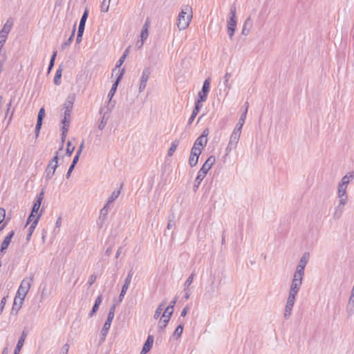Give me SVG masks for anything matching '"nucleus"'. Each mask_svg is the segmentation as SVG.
<instances>
[{
	"label": "nucleus",
	"instance_id": "nucleus-10",
	"mask_svg": "<svg viewBox=\"0 0 354 354\" xmlns=\"http://www.w3.org/2000/svg\"><path fill=\"white\" fill-rule=\"evenodd\" d=\"M33 279H34V276L32 274H30V276L24 278L21 281L18 290H20V292H25L27 294L32 286Z\"/></svg>",
	"mask_w": 354,
	"mask_h": 354
},
{
	"label": "nucleus",
	"instance_id": "nucleus-49",
	"mask_svg": "<svg viewBox=\"0 0 354 354\" xmlns=\"http://www.w3.org/2000/svg\"><path fill=\"white\" fill-rule=\"evenodd\" d=\"M88 11L87 9H86L84 10L82 17H81V19H80V24L85 25L86 19L88 18Z\"/></svg>",
	"mask_w": 354,
	"mask_h": 354
},
{
	"label": "nucleus",
	"instance_id": "nucleus-60",
	"mask_svg": "<svg viewBox=\"0 0 354 354\" xmlns=\"http://www.w3.org/2000/svg\"><path fill=\"white\" fill-rule=\"evenodd\" d=\"M6 302V297H4L2 298L1 303H0V314L3 312Z\"/></svg>",
	"mask_w": 354,
	"mask_h": 354
},
{
	"label": "nucleus",
	"instance_id": "nucleus-55",
	"mask_svg": "<svg viewBox=\"0 0 354 354\" xmlns=\"http://www.w3.org/2000/svg\"><path fill=\"white\" fill-rule=\"evenodd\" d=\"M69 350V344H65L61 348L59 354H68Z\"/></svg>",
	"mask_w": 354,
	"mask_h": 354
},
{
	"label": "nucleus",
	"instance_id": "nucleus-41",
	"mask_svg": "<svg viewBox=\"0 0 354 354\" xmlns=\"http://www.w3.org/2000/svg\"><path fill=\"white\" fill-rule=\"evenodd\" d=\"M62 68H58L56 71V74L55 75V77H54V83L56 84V85H59L60 84V78L62 77Z\"/></svg>",
	"mask_w": 354,
	"mask_h": 354
},
{
	"label": "nucleus",
	"instance_id": "nucleus-31",
	"mask_svg": "<svg viewBox=\"0 0 354 354\" xmlns=\"http://www.w3.org/2000/svg\"><path fill=\"white\" fill-rule=\"evenodd\" d=\"M75 30H76V24H75V25L73 26V31H72V34H71V37L65 42H64L62 44L61 47L62 49H64L65 48H66L67 46L71 45V44L73 39L74 35H75Z\"/></svg>",
	"mask_w": 354,
	"mask_h": 354
},
{
	"label": "nucleus",
	"instance_id": "nucleus-43",
	"mask_svg": "<svg viewBox=\"0 0 354 354\" xmlns=\"http://www.w3.org/2000/svg\"><path fill=\"white\" fill-rule=\"evenodd\" d=\"M26 295V293L20 292V290H18L17 292V295L15 299H17V301H19L21 303L24 302Z\"/></svg>",
	"mask_w": 354,
	"mask_h": 354
},
{
	"label": "nucleus",
	"instance_id": "nucleus-7",
	"mask_svg": "<svg viewBox=\"0 0 354 354\" xmlns=\"http://www.w3.org/2000/svg\"><path fill=\"white\" fill-rule=\"evenodd\" d=\"M124 72V68H123L121 71V72L120 73V75H118V77L116 79V81L112 85V87H111V90L109 92L108 97L109 99V102L108 107H109V109L110 111L113 108V106L115 105L114 103L112 104L111 99H112V97H113V95H114V94L115 93V91H116L118 85V83L120 81V80L122 79Z\"/></svg>",
	"mask_w": 354,
	"mask_h": 354
},
{
	"label": "nucleus",
	"instance_id": "nucleus-59",
	"mask_svg": "<svg viewBox=\"0 0 354 354\" xmlns=\"http://www.w3.org/2000/svg\"><path fill=\"white\" fill-rule=\"evenodd\" d=\"M115 310V305L113 304L109 309L108 315H110V316H111V317L114 318Z\"/></svg>",
	"mask_w": 354,
	"mask_h": 354
},
{
	"label": "nucleus",
	"instance_id": "nucleus-4",
	"mask_svg": "<svg viewBox=\"0 0 354 354\" xmlns=\"http://www.w3.org/2000/svg\"><path fill=\"white\" fill-rule=\"evenodd\" d=\"M73 100L74 99L73 97H68L67 100L64 104V116L62 120V123L63 125L68 124V127H69L71 122V113L73 106Z\"/></svg>",
	"mask_w": 354,
	"mask_h": 354
},
{
	"label": "nucleus",
	"instance_id": "nucleus-34",
	"mask_svg": "<svg viewBox=\"0 0 354 354\" xmlns=\"http://www.w3.org/2000/svg\"><path fill=\"white\" fill-rule=\"evenodd\" d=\"M183 323H180L177 327L175 329L174 332V337L176 338V339H178V337H180V335H182V333H183Z\"/></svg>",
	"mask_w": 354,
	"mask_h": 354
},
{
	"label": "nucleus",
	"instance_id": "nucleus-52",
	"mask_svg": "<svg viewBox=\"0 0 354 354\" xmlns=\"http://www.w3.org/2000/svg\"><path fill=\"white\" fill-rule=\"evenodd\" d=\"M97 279V276L95 274H91L89 276L87 284L90 287L91 286L95 281Z\"/></svg>",
	"mask_w": 354,
	"mask_h": 354
},
{
	"label": "nucleus",
	"instance_id": "nucleus-47",
	"mask_svg": "<svg viewBox=\"0 0 354 354\" xmlns=\"http://www.w3.org/2000/svg\"><path fill=\"white\" fill-rule=\"evenodd\" d=\"M68 127H68V124L62 126V142H64L65 141V139H66V135H67V132H68Z\"/></svg>",
	"mask_w": 354,
	"mask_h": 354
},
{
	"label": "nucleus",
	"instance_id": "nucleus-12",
	"mask_svg": "<svg viewBox=\"0 0 354 354\" xmlns=\"http://www.w3.org/2000/svg\"><path fill=\"white\" fill-rule=\"evenodd\" d=\"M109 213V205H105L101 209L99 217L97 220V225L100 228H102L104 224L106 216Z\"/></svg>",
	"mask_w": 354,
	"mask_h": 354
},
{
	"label": "nucleus",
	"instance_id": "nucleus-2",
	"mask_svg": "<svg viewBox=\"0 0 354 354\" xmlns=\"http://www.w3.org/2000/svg\"><path fill=\"white\" fill-rule=\"evenodd\" d=\"M216 158L214 156H209L205 163L203 165L201 169L198 171L197 176L195 179L194 190L196 191L200 185L202 180L204 179L208 171L211 169L212 166L214 164Z\"/></svg>",
	"mask_w": 354,
	"mask_h": 354
},
{
	"label": "nucleus",
	"instance_id": "nucleus-62",
	"mask_svg": "<svg viewBox=\"0 0 354 354\" xmlns=\"http://www.w3.org/2000/svg\"><path fill=\"white\" fill-rule=\"evenodd\" d=\"M80 156V155L76 153L75 157L73 158V162L71 165H72L73 167H75V165L77 164V162L79 160Z\"/></svg>",
	"mask_w": 354,
	"mask_h": 354
},
{
	"label": "nucleus",
	"instance_id": "nucleus-29",
	"mask_svg": "<svg viewBox=\"0 0 354 354\" xmlns=\"http://www.w3.org/2000/svg\"><path fill=\"white\" fill-rule=\"evenodd\" d=\"M149 36L148 32V21H147L142 27L140 33V40L145 41Z\"/></svg>",
	"mask_w": 354,
	"mask_h": 354
},
{
	"label": "nucleus",
	"instance_id": "nucleus-42",
	"mask_svg": "<svg viewBox=\"0 0 354 354\" xmlns=\"http://www.w3.org/2000/svg\"><path fill=\"white\" fill-rule=\"evenodd\" d=\"M194 276H195V274H194V273H192V274L189 276V277L187 279V280L185 281V283H184V286H185V290H186L189 287V286L192 283Z\"/></svg>",
	"mask_w": 354,
	"mask_h": 354
},
{
	"label": "nucleus",
	"instance_id": "nucleus-6",
	"mask_svg": "<svg viewBox=\"0 0 354 354\" xmlns=\"http://www.w3.org/2000/svg\"><path fill=\"white\" fill-rule=\"evenodd\" d=\"M303 279H304L303 275H300V274L294 273L293 278L292 279L290 290H289V293L295 295H297V294L301 287V285L303 283Z\"/></svg>",
	"mask_w": 354,
	"mask_h": 354
},
{
	"label": "nucleus",
	"instance_id": "nucleus-30",
	"mask_svg": "<svg viewBox=\"0 0 354 354\" xmlns=\"http://www.w3.org/2000/svg\"><path fill=\"white\" fill-rule=\"evenodd\" d=\"M133 274V272L132 270L129 272V273L124 280V283L122 287V289L127 290H128L129 285L131 283V281Z\"/></svg>",
	"mask_w": 354,
	"mask_h": 354
},
{
	"label": "nucleus",
	"instance_id": "nucleus-24",
	"mask_svg": "<svg viewBox=\"0 0 354 354\" xmlns=\"http://www.w3.org/2000/svg\"><path fill=\"white\" fill-rule=\"evenodd\" d=\"M41 206V203H39V201H35L34 205H33V207H32V212H31V214H30L28 218V221H27V223L26 224H28L29 221H32V219H35V217L37 216V215H35V213H37L39 207Z\"/></svg>",
	"mask_w": 354,
	"mask_h": 354
},
{
	"label": "nucleus",
	"instance_id": "nucleus-48",
	"mask_svg": "<svg viewBox=\"0 0 354 354\" xmlns=\"http://www.w3.org/2000/svg\"><path fill=\"white\" fill-rule=\"evenodd\" d=\"M346 189H347V187L339 184L338 189H337V195L347 194Z\"/></svg>",
	"mask_w": 354,
	"mask_h": 354
},
{
	"label": "nucleus",
	"instance_id": "nucleus-54",
	"mask_svg": "<svg viewBox=\"0 0 354 354\" xmlns=\"http://www.w3.org/2000/svg\"><path fill=\"white\" fill-rule=\"evenodd\" d=\"M198 160L194 158V156H190L189 158V164L190 167H193L196 166L198 162Z\"/></svg>",
	"mask_w": 354,
	"mask_h": 354
},
{
	"label": "nucleus",
	"instance_id": "nucleus-39",
	"mask_svg": "<svg viewBox=\"0 0 354 354\" xmlns=\"http://www.w3.org/2000/svg\"><path fill=\"white\" fill-rule=\"evenodd\" d=\"M108 119H109V116L106 117V114L104 113L102 116V118L100 124H98L99 129L102 130L104 129V127H106V125L107 124Z\"/></svg>",
	"mask_w": 354,
	"mask_h": 354
},
{
	"label": "nucleus",
	"instance_id": "nucleus-44",
	"mask_svg": "<svg viewBox=\"0 0 354 354\" xmlns=\"http://www.w3.org/2000/svg\"><path fill=\"white\" fill-rule=\"evenodd\" d=\"M338 199H339V204L346 205L348 202V195L344 194V195H337Z\"/></svg>",
	"mask_w": 354,
	"mask_h": 354
},
{
	"label": "nucleus",
	"instance_id": "nucleus-38",
	"mask_svg": "<svg viewBox=\"0 0 354 354\" xmlns=\"http://www.w3.org/2000/svg\"><path fill=\"white\" fill-rule=\"evenodd\" d=\"M201 149H197L196 147H192L191 149L190 156H194V158L198 160L199 156L201 155Z\"/></svg>",
	"mask_w": 354,
	"mask_h": 354
},
{
	"label": "nucleus",
	"instance_id": "nucleus-37",
	"mask_svg": "<svg viewBox=\"0 0 354 354\" xmlns=\"http://www.w3.org/2000/svg\"><path fill=\"white\" fill-rule=\"evenodd\" d=\"M40 216H41V214H37V216L35 217V219L32 220L31 225L29 227V232H31V234H32L34 230L35 229V227L38 223V221L39 220Z\"/></svg>",
	"mask_w": 354,
	"mask_h": 354
},
{
	"label": "nucleus",
	"instance_id": "nucleus-23",
	"mask_svg": "<svg viewBox=\"0 0 354 354\" xmlns=\"http://www.w3.org/2000/svg\"><path fill=\"white\" fill-rule=\"evenodd\" d=\"M344 206L341 204H337V205L335 207L334 213L333 214V218L335 220H338L342 216L344 210Z\"/></svg>",
	"mask_w": 354,
	"mask_h": 354
},
{
	"label": "nucleus",
	"instance_id": "nucleus-26",
	"mask_svg": "<svg viewBox=\"0 0 354 354\" xmlns=\"http://www.w3.org/2000/svg\"><path fill=\"white\" fill-rule=\"evenodd\" d=\"M247 113H248V106L246 107V109H245L244 112L241 115L238 123L236 124L235 128H238L239 130L242 131L243 126L245 121Z\"/></svg>",
	"mask_w": 354,
	"mask_h": 354
},
{
	"label": "nucleus",
	"instance_id": "nucleus-46",
	"mask_svg": "<svg viewBox=\"0 0 354 354\" xmlns=\"http://www.w3.org/2000/svg\"><path fill=\"white\" fill-rule=\"evenodd\" d=\"M177 301V297H175L173 301H171L169 306L166 308V313H170L174 312V308L175 306V304Z\"/></svg>",
	"mask_w": 354,
	"mask_h": 354
},
{
	"label": "nucleus",
	"instance_id": "nucleus-56",
	"mask_svg": "<svg viewBox=\"0 0 354 354\" xmlns=\"http://www.w3.org/2000/svg\"><path fill=\"white\" fill-rule=\"evenodd\" d=\"M49 163H52L53 165H56V167L58 166V151L55 153V156L53 157V158L49 162Z\"/></svg>",
	"mask_w": 354,
	"mask_h": 354
},
{
	"label": "nucleus",
	"instance_id": "nucleus-28",
	"mask_svg": "<svg viewBox=\"0 0 354 354\" xmlns=\"http://www.w3.org/2000/svg\"><path fill=\"white\" fill-rule=\"evenodd\" d=\"M353 178H354V173L346 174L342 178L341 182L339 184L346 186V187H348V185L349 184L350 181Z\"/></svg>",
	"mask_w": 354,
	"mask_h": 354
},
{
	"label": "nucleus",
	"instance_id": "nucleus-9",
	"mask_svg": "<svg viewBox=\"0 0 354 354\" xmlns=\"http://www.w3.org/2000/svg\"><path fill=\"white\" fill-rule=\"evenodd\" d=\"M297 295L289 293L287 299L286 304L284 310L285 319H288L291 315V313L295 304V299Z\"/></svg>",
	"mask_w": 354,
	"mask_h": 354
},
{
	"label": "nucleus",
	"instance_id": "nucleus-22",
	"mask_svg": "<svg viewBox=\"0 0 354 354\" xmlns=\"http://www.w3.org/2000/svg\"><path fill=\"white\" fill-rule=\"evenodd\" d=\"M26 337V333L25 331H23L22 333H21V335L19 338V339L18 340V342L17 344V346L15 348V352H14V354H19L24 344V341H25V339Z\"/></svg>",
	"mask_w": 354,
	"mask_h": 354
},
{
	"label": "nucleus",
	"instance_id": "nucleus-53",
	"mask_svg": "<svg viewBox=\"0 0 354 354\" xmlns=\"http://www.w3.org/2000/svg\"><path fill=\"white\" fill-rule=\"evenodd\" d=\"M124 59H125L124 56H122L120 58V59L118 61V62L116 64L115 68L113 71V73H115L118 70V68L120 67V66L123 64Z\"/></svg>",
	"mask_w": 354,
	"mask_h": 354
},
{
	"label": "nucleus",
	"instance_id": "nucleus-58",
	"mask_svg": "<svg viewBox=\"0 0 354 354\" xmlns=\"http://www.w3.org/2000/svg\"><path fill=\"white\" fill-rule=\"evenodd\" d=\"M99 306H100L94 304L93 308L88 315L90 317H93V315L97 311Z\"/></svg>",
	"mask_w": 354,
	"mask_h": 354
},
{
	"label": "nucleus",
	"instance_id": "nucleus-1",
	"mask_svg": "<svg viewBox=\"0 0 354 354\" xmlns=\"http://www.w3.org/2000/svg\"><path fill=\"white\" fill-rule=\"evenodd\" d=\"M192 19V8L189 6L182 8L178 15L177 26L180 30H185L189 25Z\"/></svg>",
	"mask_w": 354,
	"mask_h": 354
},
{
	"label": "nucleus",
	"instance_id": "nucleus-3",
	"mask_svg": "<svg viewBox=\"0 0 354 354\" xmlns=\"http://www.w3.org/2000/svg\"><path fill=\"white\" fill-rule=\"evenodd\" d=\"M236 7L234 5L230 8V12L227 20V33L230 40H232L236 26Z\"/></svg>",
	"mask_w": 354,
	"mask_h": 354
},
{
	"label": "nucleus",
	"instance_id": "nucleus-51",
	"mask_svg": "<svg viewBox=\"0 0 354 354\" xmlns=\"http://www.w3.org/2000/svg\"><path fill=\"white\" fill-rule=\"evenodd\" d=\"M203 101H201V99L198 98L196 102H195V106H194V110H195L196 111H199V110L201 109L203 104H202V102Z\"/></svg>",
	"mask_w": 354,
	"mask_h": 354
},
{
	"label": "nucleus",
	"instance_id": "nucleus-5",
	"mask_svg": "<svg viewBox=\"0 0 354 354\" xmlns=\"http://www.w3.org/2000/svg\"><path fill=\"white\" fill-rule=\"evenodd\" d=\"M241 130L234 128L230 138L229 143L225 149L227 153H229L232 149L236 147L239 141Z\"/></svg>",
	"mask_w": 354,
	"mask_h": 354
},
{
	"label": "nucleus",
	"instance_id": "nucleus-33",
	"mask_svg": "<svg viewBox=\"0 0 354 354\" xmlns=\"http://www.w3.org/2000/svg\"><path fill=\"white\" fill-rule=\"evenodd\" d=\"M178 145H179V140H175L171 142V147L168 151L169 156H171L174 154V153L176 150Z\"/></svg>",
	"mask_w": 354,
	"mask_h": 354
},
{
	"label": "nucleus",
	"instance_id": "nucleus-15",
	"mask_svg": "<svg viewBox=\"0 0 354 354\" xmlns=\"http://www.w3.org/2000/svg\"><path fill=\"white\" fill-rule=\"evenodd\" d=\"M308 262V257L304 254L299 260L294 273L304 276V269Z\"/></svg>",
	"mask_w": 354,
	"mask_h": 354
},
{
	"label": "nucleus",
	"instance_id": "nucleus-45",
	"mask_svg": "<svg viewBox=\"0 0 354 354\" xmlns=\"http://www.w3.org/2000/svg\"><path fill=\"white\" fill-rule=\"evenodd\" d=\"M75 146H71V142L70 141H68L67 142V148H66V154L67 156L70 157L73 152L75 150Z\"/></svg>",
	"mask_w": 354,
	"mask_h": 354
},
{
	"label": "nucleus",
	"instance_id": "nucleus-50",
	"mask_svg": "<svg viewBox=\"0 0 354 354\" xmlns=\"http://www.w3.org/2000/svg\"><path fill=\"white\" fill-rule=\"evenodd\" d=\"M56 55H57V52H54L51 57V59L50 60V63H49V66H48V73L50 71V70L52 69V68L54 66V62H55Z\"/></svg>",
	"mask_w": 354,
	"mask_h": 354
},
{
	"label": "nucleus",
	"instance_id": "nucleus-35",
	"mask_svg": "<svg viewBox=\"0 0 354 354\" xmlns=\"http://www.w3.org/2000/svg\"><path fill=\"white\" fill-rule=\"evenodd\" d=\"M111 0H103L101 6H100V10L102 12H107L109 9Z\"/></svg>",
	"mask_w": 354,
	"mask_h": 354
},
{
	"label": "nucleus",
	"instance_id": "nucleus-25",
	"mask_svg": "<svg viewBox=\"0 0 354 354\" xmlns=\"http://www.w3.org/2000/svg\"><path fill=\"white\" fill-rule=\"evenodd\" d=\"M250 21H251V18H250V17H248L244 22L243 30H242V34L243 35L247 36L250 32V30L252 27V23L250 22Z\"/></svg>",
	"mask_w": 354,
	"mask_h": 354
},
{
	"label": "nucleus",
	"instance_id": "nucleus-8",
	"mask_svg": "<svg viewBox=\"0 0 354 354\" xmlns=\"http://www.w3.org/2000/svg\"><path fill=\"white\" fill-rule=\"evenodd\" d=\"M14 25V20L12 18H9L7 19L6 24L3 26V28L0 31V39L4 41H6L8 38V35L10 32L12 26Z\"/></svg>",
	"mask_w": 354,
	"mask_h": 354
},
{
	"label": "nucleus",
	"instance_id": "nucleus-20",
	"mask_svg": "<svg viewBox=\"0 0 354 354\" xmlns=\"http://www.w3.org/2000/svg\"><path fill=\"white\" fill-rule=\"evenodd\" d=\"M45 115V109L44 108H41L39 111V113H38V115H37V124H36V127H35V132L37 133H39L40 129H41V124H42V121H43V118Z\"/></svg>",
	"mask_w": 354,
	"mask_h": 354
},
{
	"label": "nucleus",
	"instance_id": "nucleus-32",
	"mask_svg": "<svg viewBox=\"0 0 354 354\" xmlns=\"http://www.w3.org/2000/svg\"><path fill=\"white\" fill-rule=\"evenodd\" d=\"M232 76L231 73L226 72L223 77V83L225 88L229 91L232 88V84L230 83V79Z\"/></svg>",
	"mask_w": 354,
	"mask_h": 354
},
{
	"label": "nucleus",
	"instance_id": "nucleus-61",
	"mask_svg": "<svg viewBox=\"0 0 354 354\" xmlns=\"http://www.w3.org/2000/svg\"><path fill=\"white\" fill-rule=\"evenodd\" d=\"M84 28H85V25L79 24L77 34H79L80 36L83 35Z\"/></svg>",
	"mask_w": 354,
	"mask_h": 354
},
{
	"label": "nucleus",
	"instance_id": "nucleus-11",
	"mask_svg": "<svg viewBox=\"0 0 354 354\" xmlns=\"http://www.w3.org/2000/svg\"><path fill=\"white\" fill-rule=\"evenodd\" d=\"M210 79L207 78L203 84L202 90L198 93V97L201 99V101H206L207 98V93L209 91Z\"/></svg>",
	"mask_w": 354,
	"mask_h": 354
},
{
	"label": "nucleus",
	"instance_id": "nucleus-17",
	"mask_svg": "<svg viewBox=\"0 0 354 354\" xmlns=\"http://www.w3.org/2000/svg\"><path fill=\"white\" fill-rule=\"evenodd\" d=\"M14 235V231H12L6 238L1 243V249H0V257H1L2 253L8 248V245L10 243L11 239Z\"/></svg>",
	"mask_w": 354,
	"mask_h": 354
},
{
	"label": "nucleus",
	"instance_id": "nucleus-14",
	"mask_svg": "<svg viewBox=\"0 0 354 354\" xmlns=\"http://www.w3.org/2000/svg\"><path fill=\"white\" fill-rule=\"evenodd\" d=\"M172 314L173 312L171 311V313H166V309L165 310V311L162 313V317L160 318V320L159 321L158 323V328L160 330H162L167 326Z\"/></svg>",
	"mask_w": 354,
	"mask_h": 354
},
{
	"label": "nucleus",
	"instance_id": "nucleus-18",
	"mask_svg": "<svg viewBox=\"0 0 354 354\" xmlns=\"http://www.w3.org/2000/svg\"><path fill=\"white\" fill-rule=\"evenodd\" d=\"M153 343V335H149L147 337V339L145 343L144 344V346L140 352V354H146L148 351H149V350L152 347Z\"/></svg>",
	"mask_w": 354,
	"mask_h": 354
},
{
	"label": "nucleus",
	"instance_id": "nucleus-64",
	"mask_svg": "<svg viewBox=\"0 0 354 354\" xmlns=\"http://www.w3.org/2000/svg\"><path fill=\"white\" fill-rule=\"evenodd\" d=\"M84 141L83 140L82 142V143L80 144L76 153L79 154V155H81L82 152V150L84 149Z\"/></svg>",
	"mask_w": 354,
	"mask_h": 354
},
{
	"label": "nucleus",
	"instance_id": "nucleus-36",
	"mask_svg": "<svg viewBox=\"0 0 354 354\" xmlns=\"http://www.w3.org/2000/svg\"><path fill=\"white\" fill-rule=\"evenodd\" d=\"M120 194V190L113 191L112 192V194H111V196H109L108 201L106 204H107V205H109L110 203L113 202L119 196Z\"/></svg>",
	"mask_w": 354,
	"mask_h": 354
},
{
	"label": "nucleus",
	"instance_id": "nucleus-13",
	"mask_svg": "<svg viewBox=\"0 0 354 354\" xmlns=\"http://www.w3.org/2000/svg\"><path fill=\"white\" fill-rule=\"evenodd\" d=\"M149 75H150V71H149V68H145L142 71V76L140 78V84L139 86V92L140 93L142 92L145 90V88H146L147 82L149 80Z\"/></svg>",
	"mask_w": 354,
	"mask_h": 354
},
{
	"label": "nucleus",
	"instance_id": "nucleus-21",
	"mask_svg": "<svg viewBox=\"0 0 354 354\" xmlns=\"http://www.w3.org/2000/svg\"><path fill=\"white\" fill-rule=\"evenodd\" d=\"M207 143V138L204 136H199L194 142L193 147H196L197 149H203L206 146Z\"/></svg>",
	"mask_w": 354,
	"mask_h": 354
},
{
	"label": "nucleus",
	"instance_id": "nucleus-27",
	"mask_svg": "<svg viewBox=\"0 0 354 354\" xmlns=\"http://www.w3.org/2000/svg\"><path fill=\"white\" fill-rule=\"evenodd\" d=\"M24 302H20L19 301H17V299H14V303L11 310V314L17 315L22 306Z\"/></svg>",
	"mask_w": 354,
	"mask_h": 354
},
{
	"label": "nucleus",
	"instance_id": "nucleus-19",
	"mask_svg": "<svg viewBox=\"0 0 354 354\" xmlns=\"http://www.w3.org/2000/svg\"><path fill=\"white\" fill-rule=\"evenodd\" d=\"M57 167L56 165H52V163H48L47 167L45 170V178L48 180L51 179L55 174Z\"/></svg>",
	"mask_w": 354,
	"mask_h": 354
},
{
	"label": "nucleus",
	"instance_id": "nucleus-40",
	"mask_svg": "<svg viewBox=\"0 0 354 354\" xmlns=\"http://www.w3.org/2000/svg\"><path fill=\"white\" fill-rule=\"evenodd\" d=\"M165 304H166L165 302L161 303L158 306V307L156 308L155 314L153 315V318L154 319H158L160 315L161 314V313H162V311L163 310V307L165 306Z\"/></svg>",
	"mask_w": 354,
	"mask_h": 354
},
{
	"label": "nucleus",
	"instance_id": "nucleus-16",
	"mask_svg": "<svg viewBox=\"0 0 354 354\" xmlns=\"http://www.w3.org/2000/svg\"><path fill=\"white\" fill-rule=\"evenodd\" d=\"M113 319V317H111V316L108 315L106 322L104 323L103 328L101 330V335L102 336V339H104L105 337L106 336L110 327L111 322Z\"/></svg>",
	"mask_w": 354,
	"mask_h": 354
},
{
	"label": "nucleus",
	"instance_id": "nucleus-57",
	"mask_svg": "<svg viewBox=\"0 0 354 354\" xmlns=\"http://www.w3.org/2000/svg\"><path fill=\"white\" fill-rule=\"evenodd\" d=\"M198 113V111L193 110L192 113L188 120V124H191L193 122V121L195 119L196 116L197 115Z\"/></svg>",
	"mask_w": 354,
	"mask_h": 354
},
{
	"label": "nucleus",
	"instance_id": "nucleus-63",
	"mask_svg": "<svg viewBox=\"0 0 354 354\" xmlns=\"http://www.w3.org/2000/svg\"><path fill=\"white\" fill-rule=\"evenodd\" d=\"M127 291V290H123V289L121 290V292H120V294L119 295V298H118L119 302H121L123 300Z\"/></svg>",
	"mask_w": 354,
	"mask_h": 354
}]
</instances>
